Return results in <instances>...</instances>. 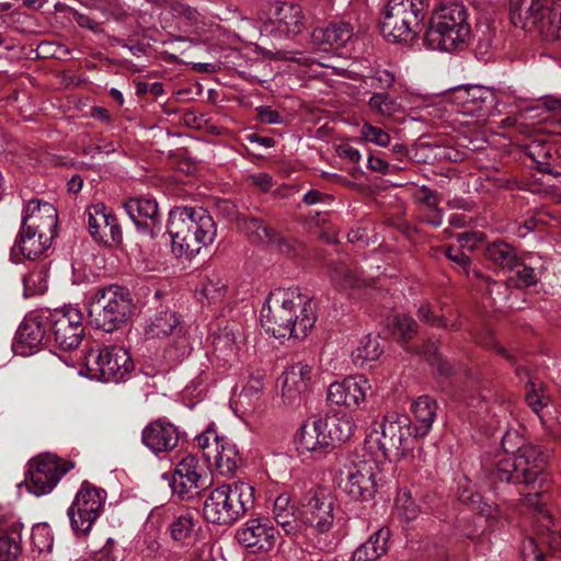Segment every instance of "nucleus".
<instances>
[{
  "mask_svg": "<svg viewBox=\"0 0 561 561\" xmlns=\"http://www.w3.org/2000/svg\"><path fill=\"white\" fill-rule=\"evenodd\" d=\"M316 304L297 289L276 288L261 310V323L276 339H304L316 322Z\"/></svg>",
  "mask_w": 561,
  "mask_h": 561,
  "instance_id": "obj_1",
  "label": "nucleus"
},
{
  "mask_svg": "<svg viewBox=\"0 0 561 561\" xmlns=\"http://www.w3.org/2000/svg\"><path fill=\"white\" fill-rule=\"evenodd\" d=\"M516 431H508L502 438L503 450L482 466L490 478L501 482L533 484L543 472L546 456L533 445L522 444Z\"/></svg>",
  "mask_w": 561,
  "mask_h": 561,
  "instance_id": "obj_2",
  "label": "nucleus"
},
{
  "mask_svg": "<svg viewBox=\"0 0 561 561\" xmlns=\"http://www.w3.org/2000/svg\"><path fill=\"white\" fill-rule=\"evenodd\" d=\"M168 233L176 257L192 259L215 241L217 227L203 207L178 206L170 210Z\"/></svg>",
  "mask_w": 561,
  "mask_h": 561,
  "instance_id": "obj_3",
  "label": "nucleus"
},
{
  "mask_svg": "<svg viewBox=\"0 0 561 561\" xmlns=\"http://www.w3.org/2000/svg\"><path fill=\"white\" fill-rule=\"evenodd\" d=\"M470 34L466 7L461 3L442 4L432 13L424 44L432 50L450 51L466 44Z\"/></svg>",
  "mask_w": 561,
  "mask_h": 561,
  "instance_id": "obj_4",
  "label": "nucleus"
},
{
  "mask_svg": "<svg viewBox=\"0 0 561 561\" xmlns=\"http://www.w3.org/2000/svg\"><path fill=\"white\" fill-rule=\"evenodd\" d=\"M417 438L409 416L389 413L374 422L365 444L370 451L376 448L383 458L399 459L414 449Z\"/></svg>",
  "mask_w": 561,
  "mask_h": 561,
  "instance_id": "obj_5",
  "label": "nucleus"
},
{
  "mask_svg": "<svg viewBox=\"0 0 561 561\" xmlns=\"http://www.w3.org/2000/svg\"><path fill=\"white\" fill-rule=\"evenodd\" d=\"M254 504V489L245 482L222 484L209 492L204 502L207 522L230 525L240 519Z\"/></svg>",
  "mask_w": 561,
  "mask_h": 561,
  "instance_id": "obj_6",
  "label": "nucleus"
},
{
  "mask_svg": "<svg viewBox=\"0 0 561 561\" xmlns=\"http://www.w3.org/2000/svg\"><path fill=\"white\" fill-rule=\"evenodd\" d=\"M133 309L129 293L118 285H110L95 290L89 304V317L98 329L113 332L129 319Z\"/></svg>",
  "mask_w": 561,
  "mask_h": 561,
  "instance_id": "obj_7",
  "label": "nucleus"
},
{
  "mask_svg": "<svg viewBox=\"0 0 561 561\" xmlns=\"http://www.w3.org/2000/svg\"><path fill=\"white\" fill-rule=\"evenodd\" d=\"M427 4L425 0H389L380 23L383 36L408 42L421 31Z\"/></svg>",
  "mask_w": 561,
  "mask_h": 561,
  "instance_id": "obj_8",
  "label": "nucleus"
},
{
  "mask_svg": "<svg viewBox=\"0 0 561 561\" xmlns=\"http://www.w3.org/2000/svg\"><path fill=\"white\" fill-rule=\"evenodd\" d=\"M379 479L378 460L368 454H354L340 470L339 486L353 500L368 501L377 492Z\"/></svg>",
  "mask_w": 561,
  "mask_h": 561,
  "instance_id": "obj_9",
  "label": "nucleus"
},
{
  "mask_svg": "<svg viewBox=\"0 0 561 561\" xmlns=\"http://www.w3.org/2000/svg\"><path fill=\"white\" fill-rule=\"evenodd\" d=\"M84 364L91 378L105 382H118L134 368L128 351L116 345L90 350L84 356Z\"/></svg>",
  "mask_w": 561,
  "mask_h": 561,
  "instance_id": "obj_10",
  "label": "nucleus"
},
{
  "mask_svg": "<svg viewBox=\"0 0 561 561\" xmlns=\"http://www.w3.org/2000/svg\"><path fill=\"white\" fill-rule=\"evenodd\" d=\"M73 468V462L46 454L33 458L24 480L27 491L36 496L50 493L60 479Z\"/></svg>",
  "mask_w": 561,
  "mask_h": 561,
  "instance_id": "obj_11",
  "label": "nucleus"
},
{
  "mask_svg": "<svg viewBox=\"0 0 561 561\" xmlns=\"http://www.w3.org/2000/svg\"><path fill=\"white\" fill-rule=\"evenodd\" d=\"M105 500L104 490L84 481L67 512L72 530L81 535L89 534L101 516Z\"/></svg>",
  "mask_w": 561,
  "mask_h": 561,
  "instance_id": "obj_12",
  "label": "nucleus"
},
{
  "mask_svg": "<svg viewBox=\"0 0 561 561\" xmlns=\"http://www.w3.org/2000/svg\"><path fill=\"white\" fill-rule=\"evenodd\" d=\"M150 339L171 337V345L167 348V356L172 360H180L191 352V345L179 316L173 311H162L156 314L145 330Z\"/></svg>",
  "mask_w": 561,
  "mask_h": 561,
  "instance_id": "obj_13",
  "label": "nucleus"
},
{
  "mask_svg": "<svg viewBox=\"0 0 561 561\" xmlns=\"http://www.w3.org/2000/svg\"><path fill=\"white\" fill-rule=\"evenodd\" d=\"M49 337L62 351L77 348L83 337L82 313L76 308L56 309L46 312Z\"/></svg>",
  "mask_w": 561,
  "mask_h": 561,
  "instance_id": "obj_14",
  "label": "nucleus"
},
{
  "mask_svg": "<svg viewBox=\"0 0 561 561\" xmlns=\"http://www.w3.org/2000/svg\"><path fill=\"white\" fill-rule=\"evenodd\" d=\"M549 0H518L516 10L525 19L524 26L535 25L547 41L561 39V5L548 7Z\"/></svg>",
  "mask_w": 561,
  "mask_h": 561,
  "instance_id": "obj_15",
  "label": "nucleus"
},
{
  "mask_svg": "<svg viewBox=\"0 0 561 561\" xmlns=\"http://www.w3.org/2000/svg\"><path fill=\"white\" fill-rule=\"evenodd\" d=\"M333 512L334 500L330 492L323 488L311 489L301 501V526L306 525L321 534L327 533L333 525Z\"/></svg>",
  "mask_w": 561,
  "mask_h": 561,
  "instance_id": "obj_16",
  "label": "nucleus"
},
{
  "mask_svg": "<svg viewBox=\"0 0 561 561\" xmlns=\"http://www.w3.org/2000/svg\"><path fill=\"white\" fill-rule=\"evenodd\" d=\"M259 20L263 34L279 38L300 33L305 25L302 9L294 3L275 4L268 13L261 14Z\"/></svg>",
  "mask_w": 561,
  "mask_h": 561,
  "instance_id": "obj_17",
  "label": "nucleus"
},
{
  "mask_svg": "<svg viewBox=\"0 0 561 561\" xmlns=\"http://www.w3.org/2000/svg\"><path fill=\"white\" fill-rule=\"evenodd\" d=\"M207 485V470L197 457L187 455L175 466L170 486L179 497H190L194 491Z\"/></svg>",
  "mask_w": 561,
  "mask_h": 561,
  "instance_id": "obj_18",
  "label": "nucleus"
},
{
  "mask_svg": "<svg viewBox=\"0 0 561 561\" xmlns=\"http://www.w3.org/2000/svg\"><path fill=\"white\" fill-rule=\"evenodd\" d=\"M370 390L371 386L365 376H350L341 382H332L329 386L328 400L332 404L353 410L366 400Z\"/></svg>",
  "mask_w": 561,
  "mask_h": 561,
  "instance_id": "obj_19",
  "label": "nucleus"
},
{
  "mask_svg": "<svg viewBox=\"0 0 561 561\" xmlns=\"http://www.w3.org/2000/svg\"><path fill=\"white\" fill-rule=\"evenodd\" d=\"M161 515L169 520L168 530L173 541L190 545L198 538L202 523L196 511L168 507L161 512Z\"/></svg>",
  "mask_w": 561,
  "mask_h": 561,
  "instance_id": "obj_20",
  "label": "nucleus"
},
{
  "mask_svg": "<svg viewBox=\"0 0 561 561\" xmlns=\"http://www.w3.org/2000/svg\"><path fill=\"white\" fill-rule=\"evenodd\" d=\"M296 445L300 454H309L313 459L324 457L333 447L324 419L317 417L307 421L300 428Z\"/></svg>",
  "mask_w": 561,
  "mask_h": 561,
  "instance_id": "obj_21",
  "label": "nucleus"
},
{
  "mask_svg": "<svg viewBox=\"0 0 561 561\" xmlns=\"http://www.w3.org/2000/svg\"><path fill=\"white\" fill-rule=\"evenodd\" d=\"M237 541L252 552L270 551L277 540V530L267 520L249 519L236 533Z\"/></svg>",
  "mask_w": 561,
  "mask_h": 561,
  "instance_id": "obj_22",
  "label": "nucleus"
},
{
  "mask_svg": "<svg viewBox=\"0 0 561 561\" xmlns=\"http://www.w3.org/2000/svg\"><path fill=\"white\" fill-rule=\"evenodd\" d=\"M88 228L95 241L106 245L122 241V231L116 217L106 210L103 204H95L87 209Z\"/></svg>",
  "mask_w": 561,
  "mask_h": 561,
  "instance_id": "obj_23",
  "label": "nucleus"
},
{
  "mask_svg": "<svg viewBox=\"0 0 561 561\" xmlns=\"http://www.w3.org/2000/svg\"><path fill=\"white\" fill-rule=\"evenodd\" d=\"M312 367L308 364L296 363L288 367L282 376V399L291 405L300 401L312 379Z\"/></svg>",
  "mask_w": 561,
  "mask_h": 561,
  "instance_id": "obj_24",
  "label": "nucleus"
},
{
  "mask_svg": "<svg viewBox=\"0 0 561 561\" xmlns=\"http://www.w3.org/2000/svg\"><path fill=\"white\" fill-rule=\"evenodd\" d=\"M57 221V210L47 202L30 201L23 210L22 227H26V229L55 236Z\"/></svg>",
  "mask_w": 561,
  "mask_h": 561,
  "instance_id": "obj_25",
  "label": "nucleus"
},
{
  "mask_svg": "<svg viewBox=\"0 0 561 561\" xmlns=\"http://www.w3.org/2000/svg\"><path fill=\"white\" fill-rule=\"evenodd\" d=\"M178 442V428L169 422L156 421L142 431V443L156 455L172 450Z\"/></svg>",
  "mask_w": 561,
  "mask_h": 561,
  "instance_id": "obj_26",
  "label": "nucleus"
},
{
  "mask_svg": "<svg viewBox=\"0 0 561 561\" xmlns=\"http://www.w3.org/2000/svg\"><path fill=\"white\" fill-rule=\"evenodd\" d=\"M23 524L15 517L0 520V561H19Z\"/></svg>",
  "mask_w": 561,
  "mask_h": 561,
  "instance_id": "obj_27",
  "label": "nucleus"
},
{
  "mask_svg": "<svg viewBox=\"0 0 561 561\" xmlns=\"http://www.w3.org/2000/svg\"><path fill=\"white\" fill-rule=\"evenodd\" d=\"M54 237L50 233L38 232L21 226L19 237L12 248V255L20 253L28 260H34L50 247Z\"/></svg>",
  "mask_w": 561,
  "mask_h": 561,
  "instance_id": "obj_28",
  "label": "nucleus"
},
{
  "mask_svg": "<svg viewBox=\"0 0 561 561\" xmlns=\"http://www.w3.org/2000/svg\"><path fill=\"white\" fill-rule=\"evenodd\" d=\"M352 27L346 22L332 23L312 32V43L323 50L339 49L352 38Z\"/></svg>",
  "mask_w": 561,
  "mask_h": 561,
  "instance_id": "obj_29",
  "label": "nucleus"
},
{
  "mask_svg": "<svg viewBox=\"0 0 561 561\" xmlns=\"http://www.w3.org/2000/svg\"><path fill=\"white\" fill-rule=\"evenodd\" d=\"M273 517L288 536H297L301 531V518L288 493H282L274 500Z\"/></svg>",
  "mask_w": 561,
  "mask_h": 561,
  "instance_id": "obj_30",
  "label": "nucleus"
},
{
  "mask_svg": "<svg viewBox=\"0 0 561 561\" xmlns=\"http://www.w3.org/2000/svg\"><path fill=\"white\" fill-rule=\"evenodd\" d=\"M245 232L254 242L264 243L276 248L282 253L289 254L291 251L290 243L274 230L266 227L263 222L255 218H249L243 226Z\"/></svg>",
  "mask_w": 561,
  "mask_h": 561,
  "instance_id": "obj_31",
  "label": "nucleus"
},
{
  "mask_svg": "<svg viewBox=\"0 0 561 561\" xmlns=\"http://www.w3.org/2000/svg\"><path fill=\"white\" fill-rule=\"evenodd\" d=\"M123 207L137 227L148 226V221H154L158 217V204L148 196L128 198Z\"/></svg>",
  "mask_w": 561,
  "mask_h": 561,
  "instance_id": "obj_32",
  "label": "nucleus"
},
{
  "mask_svg": "<svg viewBox=\"0 0 561 561\" xmlns=\"http://www.w3.org/2000/svg\"><path fill=\"white\" fill-rule=\"evenodd\" d=\"M45 337L49 339L46 313L25 319L18 330L19 343L30 348L38 347Z\"/></svg>",
  "mask_w": 561,
  "mask_h": 561,
  "instance_id": "obj_33",
  "label": "nucleus"
},
{
  "mask_svg": "<svg viewBox=\"0 0 561 561\" xmlns=\"http://www.w3.org/2000/svg\"><path fill=\"white\" fill-rule=\"evenodd\" d=\"M206 458L215 462L221 474L233 473L241 461L236 445L225 438H221L220 443H216L214 453H206Z\"/></svg>",
  "mask_w": 561,
  "mask_h": 561,
  "instance_id": "obj_34",
  "label": "nucleus"
},
{
  "mask_svg": "<svg viewBox=\"0 0 561 561\" xmlns=\"http://www.w3.org/2000/svg\"><path fill=\"white\" fill-rule=\"evenodd\" d=\"M412 414L415 419V436L424 437L435 420L436 402L427 396L419 397L412 404Z\"/></svg>",
  "mask_w": 561,
  "mask_h": 561,
  "instance_id": "obj_35",
  "label": "nucleus"
},
{
  "mask_svg": "<svg viewBox=\"0 0 561 561\" xmlns=\"http://www.w3.org/2000/svg\"><path fill=\"white\" fill-rule=\"evenodd\" d=\"M170 14L176 21V27L184 33H199L204 23L198 11L185 3L172 1L169 5Z\"/></svg>",
  "mask_w": 561,
  "mask_h": 561,
  "instance_id": "obj_36",
  "label": "nucleus"
},
{
  "mask_svg": "<svg viewBox=\"0 0 561 561\" xmlns=\"http://www.w3.org/2000/svg\"><path fill=\"white\" fill-rule=\"evenodd\" d=\"M495 107V93L482 85H471V100L465 115L486 117Z\"/></svg>",
  "mask_w": 561,
  "mask_h": 561,
  "instance_id": "obj_37",
  "label": "nucleus"
},
{
  "mask_svg": "<svg viewBox=\"0 0 561 561\" xmlns=\"http://www.w3.org/2000/svg\"><path fill=\"white\" fill-rule=\"evenodd\" d=\"M383 353V346L378 336L365 335L358 340L357 345L351 353L353 363L357 366H364L369 362L377 360Z\"/></svg>",
  "mask_w": 561,
  "mask_h": 561,
  "instance_id": "obj_38",
  "label": "nucleus"
},
{
  "mask_svg": "<svg viewBox=\"0 0 561 561\" xmlns=\"http://www.w3.org/2000/svg\"><path fill=\"white\" fill-rule=\"evenodd\" d=\"M457 497L459 502L488 518L495 516V506L484 501L481 494L474 492L468 480L459 482Z\"/></svg>",
  "mask_w": 561,
  "mask_h": 561,
  "instance_id": "obj_39",
  "label": "nucleus"
},
{
  "mask_svg": "<svg viewBox=\"0 0 561 561\" xmlns=\"http://www.w3.org/2000/svg\"><path fill=\"white\" fill-rule=\"evenodd\" d=\"M327 423V432L331 437L332 446L335 443H345L354 434L355 423L348 414H334L329 419H324Z\"/></svg>",
  "mask_w": 561,
  "mask_h": 561,
  "instance_id": "obj_40",
  "label": "nucleus"
},
{
  "mask_svg": "<svg viewBox=\"0 0 561 561\" xmlns=\"http://www.w3.org/2000/svg\"><path fill=\"white\" fill-rule=\"evenodd\" d=\"M486 257L503 270L513 271L517 263L515 249L505 242H493L485 249Z\"/></svg>",
  "mask_w": 561,
  "mask_h": 561,
  "instance_id": "obj_41",
  "label": "nucleus"
},
{
  "mask_svg": "<svg viewBox=\"0 0 561 561\" xmlns=\"http://www.w3.org/2000/svg\"><path fill=\"white\" fill-rule=\"evenodd\" d=\"M526 401L533 411L540 417L545 409H549L550 397L546 387L540 381L529 380L526 385Z\"/></svg>",
  "mask_w": 561,
  "mask_h": 561,
  "instance_id": "obj_42",
  "label": "nucleus"
},
{
  "mask_svg": "<svg viewBox=\"0 0 561 561\" xmlns=\"http://www.w3.org/2000/svg\"><path fill=\"white\" fill-rule=\"evenodd\" d=\"M368 106L373 112L385 117L402 111L399 100L388 93H374L368 101Z\"/></svg>",
  "mask_w": 561,
  "mask_h": 561,
  "instance_id": "obj_43",
  "label": "nucleus"
},
{
  "mask_svg": "<svg viewBox=\"0 0 561 561\" xmlns=\"http://www.w3.org/2000/svg\"><path fill=\"white\" fill-rule=\"evenodd\" d=\"M24 297L44 294L47 289V272L44 267L35 268L23 278Z\"/></svg>",
  "mask_w": 561,
  "mask_h": 561,
  "instance_id": "obj_44",
  "label": "nucleus"
},
{
  "mask_svg": "<svg viewBox=\"0 0 561 561\" xmlns=\"http://www.w3.org/2000/svg\"><path fill=\"white\" fill-rule=\"evenodd\" d=\"M523 504L537 514L539 522L542 524V527L549 529L550 526H552L553 517L551 516L549 510L546 507V502L542 501L541 493H529L525 495L523 499Z\"/></svg>",
  "mask_w": 561,
  "mask_h": 561,
  "instance_id": "obj_45",
  "label": "nucleus"
},
{
  "mask_svg": "<svg viewBox=\"0 0 561 561\" xmlns=\"http://www.w3.org/2000/svg\"><path fill=\"white\" fill-rule=\"evenodd\" d=\"M360 140L374 144L378 147L386 148L390 145V135L380 127H377L369 122H364L360 130Z\"/></svg>",
  "mask_w": 561,
  "mask_h": 561,
  "instance_id": "obj_46",
  "label": "nucleus"
},
{
  "mask_svg": "<svg viewBox=\"0 0 561 561\" xmlns=\"http://www.w3.org/2000/svg\"><path fill=\"white\" fill-rule=\"evenodd\" d=\"M396 510L399 516L407 522L414 520L420 514V507L408 491L399 492L396 499Z\"/></svg>",
  "mask_w": 561,
  "mask_h": 561,
  "instance_id": "obj_47",
  "label": "nucleus"
},
{
  "mask_svg": "<svg viewBox=\"0 0 561 561\" xmlns=\"http://www.w3.org/2000/svg\"><path fill=\"white\" fill-rule=\"evenodd\" d=\"M331 279L334 284L343 287H355L360 285L356 272L346 264H337L331 271Z\"/></svg>",
  "mask_w": 561,
  "mask_h": 561,
  "instance_id": "obj_48",
  "label": "nucleus"
},
{
  "mask_svg": "<svg viewBox=\"0 0 561 561\" xmlns=\"http://www.w3.org/2000/svg\"><path fill=\"white\" fill-rule=\"evenodd\" d=\"M511 272L513 275L510 277V282L514 283L516 287H528L537 280L534 268L520 263L519 260Z\"/></svg>",
  "mask_w": 561,
  "mask_h": 561,
  "instance_id": "obj_49",
  "label": "nucleus"
},
{
  "mask_svg": "<svg viewBox=\"0 0 561 561\" xmlns=\"http://www.w3.org/2000/svg\"><path fill=\"white\" fill-rule=\"evenodd\" d=\"M201 293L208 301L216 302L225 296L226 284L218 277L208 278L203 284Z\"/></svg>",
  "mask_w": 561,
  "mask_h": 561,
  "instance_id": "obj_50",
  "label": "nucleus"
},
{
  "mask_svg": "<svg viewBox=\"0 0 561 561\" xmlns=\"http://www.w3.org/2000/svg\"><path fill=\"white\" fill-rule=\"evenodd\" d=\"M393 334L404 341H408L416 332L415 321L405 314L396 316L393 320Z\"/></svg>",
  "mask_w": 561,
  "mask_h": 561,
  "instance_id": "obj_51",
  "label": "nucleus"
},
{
  "mask_svg": "<svg viewBox=\"0 0 561 561\" xmlns=\"http://www.w3.org/2000/svg\"><path fill=\"white\" fill-rule=\"evenodd\" d=\"M31 539L34 548L39 552L49 550L53 546V538L45 525H36L32 528Z\"/></svg>",
  "mask_w": 561,
  "mask_h": 561,
  "instance_id": "obj_52",
  "label": "nucleus"
},
{
  "mask_svg": "<svg viewBox=\"0 0 561 561\" xmlns=\"http://www.w3.org/2000/svg\"><path fill=\"white\" fill-rule=\"evenodd\" d=\"M424 354L430 364L435 367L442 376H449L453 373L451 365L437 353L436 346L428 345Z\"/></svg>",
  "mask_w": 561,
  "mask_h": 561,
  "instance_id": "obj_53",
  "label": "nucleus"
},
{
  "mask_svg": "<svg viewBox=\"0 0 561 561\" xmlns=\"http://www.w3.org/2000/svg\"><path fill=\"white\" fill-rule=\"evenodd\" d=\"M390 535L391 533L389 528L381 527L369 537L371 548L374 549L377 559L387 552Z\"/></svg>",
  "mask_w": 561,
  "mask_h": 561,
  "instance_id": "obj_54",
  "label": "nucleus"
},
{
  "mask_svg": "<svg viewBox=\"0 0 561 561\" xmlns=\"http://www.w3.org/2000/svg\"><path fill=\"white\" fill-rule=\"evenodd\" d=\"M448 100L459 107V111L465 115V110H467V105L471 100V85L453 89L448 95Z\"/></svg>",
  "mask_w": 561,
  "mask_h": 561,
  "instance_id": "obj_55",
  "label": "nucleus"
},
{
  "mask_svg": "<svg viewBox=\"0 0 561 561\" xmlns=\"http://www.w3.org/2000/svg\"><path fill=\"white\" fill-rule=\"evenodd\" d=\"M161 545L156 534H146L139 547V552L144 558L153 559L158 556Z\"/></svg>",
  "mask_w": 561,
  "mask_h": 561,
  "instance_id": "obj_56",
  "label": "nucleus"
},
{
  "mask_svg": "<svg viewBox=\"0 0 561 561\" xmlns=\"http://www.w3.org/2000/svg\"><path fill=\"white\" fill-rule=\"evenodd\" d=\"M520 553L523 561H546L534 538L523 541Z\"/></svg>",
  "mask_w": 561,
  "mask_h": 561,
  "instance_id": "obj_57",
  "label": "nucleus"
},
{
  "mask_svg": "<svg viewBox=\"0 0 561 561\" xmlns=\"http://www.w3.org/2000/svg\"><path fill=\"white\" fill-rule=\"evenodd\" d=\"M221 438L218 437L217 433L211 428H207L204 433L196 436L195 442L196 445L204 450L213 451L216 448V443H220Z\"/></svg>",
  "mask_w": 561,
  "mask_h": 561,
  "instance_id": "obj_58",
  "label": "nucleus"
},
{
  "mask_svg": "<svg viewBox=\"0 0 561 561\" xmlns=\"http://www.w3.org/2000/svg\"><path fill=\"white\" fill-rule=\"evenodd\" d=\"M419 318L432 325L448 327V321L444 316L434 314L433 309L428 305H422L419 308Z\"/></svg>",
  "mask_w": 561,
  "mask_h": 561,
  "instance_id": "obj_59",
  "label": "nucleus"
},
{
  "mask_svg": "<svg viewBox=\"0 0 561 561\" xmlns=\"http://www.w3.org/2000/svg\"><path fill=\"white\" fill-rule=\"evenodd\" d=\"M486 290L494 304L505 301L508 298V286L504 283L489 282Z\"/></svg>",
  "mask_w": 561,
  "mask_h": 561,
  "instance_id": "obj_60",
  "label": "nucleus"
},
{
  "mask_svg": "<svg viewBox=\"0 0 561 561\" xmlns=\"http://www.w3.org/2000/svg\"><path fill=\"white\" fill-rule=\"evenodd\" d=\"M214 346L216 351L225 352L234 350V336L230 332H222L214 337Z\"/></svg>",
  "mask_w": 561,
  "mask_h": 561,
  "instance_id": "obj_61",
  "label": "nucleus"
},
{
  "mask_svg": "<svg viewBox=\"0 0 561 561\" xmlns=\"http://www.w3.org/2000/svg\"><path fill=\"white\" fill-rule=\"evenodd\" d=\"M353 561H375L377 560L375 556V551L371 548V542L369 538L367 541L362 543L356 550L353 552Z\"/></svg>",
  "mask_w": 561,
  "mask_h": 561,
  "instance_id": "obj_62",
  "label": "nucleus"
},
{
  "mask_svg": "<svg viewBox=\"0 0 561 561\" xmlns=\"http://www.w3.org/2000/svg\"><path fill=\"white\" fill-rule=\"evenodd\" d=\"M373 80L377 83L378 88L389 89L392 87L396 77L393 72L388 69H376Z\"/></svg>",
  "mask_w": 561,
  "mask_h": 561,
  "instance_id": "obj_63",
  "label": "nucleus"
},
{
  "mask_svg": "<svg viewBox=\"0 0 561 561\" xmlns=\"http://www.w3.org/2000/svg\"><path fill=\"white\" fill-rule=\"evenodd\" d=\"M447 257L458 264L466 274H469V256L466 255L463 252H461L459 249H456L454 247H449L446 250Z\"/></svg>",
  "mask_w": 561,
  "mask_h": 561,
  "instance_id": "obj_64",
  "label": "nucleus"
}]
</instances>
